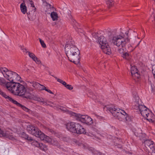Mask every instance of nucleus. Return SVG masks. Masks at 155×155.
<instances>
[{"label":"nucleus","instance_id":"nucleus-7","mask_svg":"<svg viewBox=\"0 0 155 155\" xmlns=\"http://www.w3.org/2000/svg\"><path fill=\"white\" fill-rule=\"evenodd\" d=\"M133 95L134 104L135 108L136 110H139L141 114L144 110H146L147 108L142 104V101L136 93H134Z\"/></svg>","mask_w":155,"mask_h":155},{"label":"nucleus","instance_id":"nucleus-6","mask_svg":"<svg viewBox=\"0 0 155 155\" xmlns=\"http://www.w3.org/2000/svg\"><path fill=\"white\" fill-rule=\"evenodd\" d=\"M107 108L112 114V115L120 120H124L125 115L127 113L123 110H120L119 111H117V110L113 106H108Z\"/></svg>","mask_w":155,"mask_h":155},{"label":"nucleus","instance_id":"nucleus-10","mask_svg":"<svg viewBox=\"0 0 155 155\" xmlns=\"http://www.w3.org/2000/svg\"><path fill=\"white\" fill-rule=\"evenodd\" d=\"M141 114L143 117L147 118L149 122H153L154 121V115L147 108Z\"/></svg>","mask_w":155,"mask_h":155},{"label":"nucleus","instance_id":"nucleus-8","mask_svg":"<svg viewBox=\"0 0 155 155\" xmlns=\"http://www.w3.org/2000/svg\"><path fill=\"white\" fill-rule=\"evenodd\" d=\"M145 150L149 155H155V145L153 141L147 140L144 142Z\"/></svg>","mask_w":155,"mask_h":155},{"label":"nucleus","instance_id":"nucleus-29","mask_svg":"<svg viewBox=\"0 0 155 155\" xmlns=\"http://www.w3.org/2000/svg\"><path fill=\"white\" fill-rule=\"evenodd\" d=\"M106 2L108 8L112 7L114 4L113 0H106Z\"/></svg>","mask_w":155,"mask_h":155},{"label":"nucleus","instance_id":"nucleus-1","mask_svg":"<svg viewBox=\"0 0 155 155\" xmlns=\"http://www.w3.org/2000/svg\"><path fill=\"white\" fill-rule=\"evenodd\" d=\"M109 42L113 43L117 46L118 48L117 51L122 54V57L125 59L130 61L131 58V56L126 52V45L129 43L130 39L129 38L128 33H120L119 34L115 35L113 36L112 39H108Z\"/></svg>","mask_w":155,"mask_h":155},{"label":"nucleus","instance_id":"nucleus-25","mask_svg":"<svg viewBox=\"0 0 155 155\" xmlns=\"http://www.w3.org/2000/svg\"><path fill=\"white\" fill-rule=\"evenodd\" d=\"M50 13L51 17L53 21L58 20V14L56 12H54V11H53Z\"/></svg>","mask_w":155,"mask_h":155},{"label":"nucleus","instance_id":"nucleus-9","mask_svg":"<svg viewBox=\"0 0 155 155\" xmlns=\"http://www.w3.org/2000/svg\"><path fill=\"white\" fill-rule=\"evenodd\" d=\"M20 9L21 12L23 14H27L28 17L29 19L31 21H33L35 19V16L31 14L30 12H27V8L24 3L21 4L20 6Z\"/></svg>","mask_w":155,"mask_h":155},{"label":"nucleus","instance_id":"nucleus-15","mask_svg":"<svg viewBox=\"0 0 155 155\" xmlns=\"http://www.w3.org/2000/svg\"><path fill=\"white\" fill-rule=\"evenodd\" d=\"M0 137H5L12 140H14L15 139V138L12 133H9L8 131H3L1 130L0 129Z\"/></svg>","mask_w":155,"mask_h":155},{"label":"nucleus","instance_id":"nucleus-22","mask_svg":"<svg viewBox=\"0 0 155 155\" xmlns=\"http://www.w3.org/2000/svg\"><path fill=\"white\" fill-rule=\"evenodd\" d=\"M11 102L21 107L23 110L26 112H28L29 110L26 107L18 103L16 101L14 100V99H12Z\"/></svg>","mask_w":155,"mask_h":155},{"label":"nucleus","instance_id":"nucleus-28","mask_svg":"<svg viewBox=\"0 0 155 155\" xmlns=\"http://www.w3.org/2000/svg\"><path fill=\"white\" fill-rule=\"evenodd\" d=\"M34 127V126L28 125L27 126L26 130L29 133L31 134Z\"/></svg>","mask_w":155,"mask_h":155},{"label":"nucleus","instance_id":"nucleus-13","mask_svg":"<svg viewBox=\"0 0 155 155\" xmlns=\"http://www.w3.org/2000/svg\"><path fill=\"white\" fill-rule=\"evenodd\" d=\"M44 10L46 14H49L53 11L54 8L53 6L46 2L44 3Z\"/></svg>","mask_w":155,"mask_h":155},{"label":"nucleus","instance_id":"nucleus-26","mask_svg":"<svg viewBox=\"0 0 155 155\" xmlns=\"http://www.w3.org/2000/svg\"><path fill=\"white\" fill-rule=\"evenodd\" d=\"M27 3L28 5L29 6H30L32 8V10L35 12L36 10V8L35 7L34 3L32 0H26Z\"/></svg>","mask_w":155,"mask_h":155},{"label":"nucleus","instance_id":"nucleus-40","mask_svg":"<svg viewBox=\"0 0 155 155\" xmlns=\"http://www.w3.org/2000/svg\"><path fill=\"white\" fill-rule=\"evenodd\" d=\"M135 135L136 136H138V137H140L141 135L142 134L141 133H138L137 132H136L135 133Z\"/></svg>","mask_w":155,"mask_h":155},{"label":"nucleus","instance_id":"nucleus-43","mask_svg":"<svg viewBox=\"0 0 155 155\" xmlns=\"http://www.w3.org/2000/svg\"><path fill=\"white\" fill-rule=\"evenodd\" d=\"M0 33H1V35L3 36L6 35L5 33L3 31H1L0 32Z\"/></svg>","mask_w":155,"mask_h":155},{"label":"nucleus","instance_id":"nucleus-44","mask_svg":"<svg viewBox=\"0 0 155 155\" xmlns=\"http://www.w3.org/2000/svg\"><path fill=\"white\" fill-rule=\"evenodd\" d=\"M140 41L138 43L137 45H138L140 44Z\"/></svg>","mask_w":155,"mask_h":155},{"label":"nucleus","instance_id":"nucleus-39","mask_svg":"<svg viewBox=\"0 0 155 155\" xmlns=\"http://www.w3.org/2000/svg\"><path fill=\"white\" fill-rule=\"evenodd\" d=\"M127 121H130V119L129 116H128L127 114L126 115H125V118L124 119V120Z\"/></svg>","mask_w":155,"mask_h":155},{"label":"nucleus","instance_id":"nucleus-35","mask_svg":"<svg viewBox=\"0 0 155 155\" xmlns=\"http://www.w3.org/2000/svg\"><path fill=\"white\" fill-rule=\"evenodd\" d=\"M52 142L53 143L50 144L54 145H58V141L55 138H52Z\"/></svg>","mask_w":155,"mask_h":155},{"label":"nucleus","instance_id":"nucleus-36","mask_svg":"<svg viewBox=\"0 0 155 155\" xmlns=\"http://www.w3.org/2000/svg\"><path fill=\"white\" fill-rule=\"evenodd\" d=\"M39 41L40 42V43H41V45L44 48H45L46 47V46L44 43V42L42 40L41 38H39Z\"/></svg>","mask_w":155,"mask_h":155},{"label":"nucleus","instance_id":"nucleus-12","mask_svg":"<svg viewBox=\"0 0 155 155\" xmlns=\"http://www.w3.org/2000/svg\"><path fill=\"white\" fill-rule=\"evenodd\" d=\"M74 133L79 134H86V132L84 127L80 124L78 123L76 124L75 130Z\"/></svg>","mask_w":155,"mask_h":155},{"label":"nucleus","instance_id":"nucleus-24","mask_svg":"<svg viewBox=\"0 0 155 155\" xmlns=\"http://www.w3.org/2000/svg\"><path fill=\"white\" fill-rule=\"evenodd\" d=\"M27 82L28 83L30 84V86H32L35 88H38L40 85V84L39 83L33 81H29Z\"/></svg>","mask_w":155,"mask_h":155},{"label":"nucleus","instance_id":"nucleus-2","mask_svg":"<svg viewBox=\"0 0 155 155\" xmlns=\"http://www.w3.org/2000/svg\"><path fill=\"white\" fill-rule=\"evenodd\" d=\"M65 50L70 61L76 64L79 63L80 51L75 45L74 41H70L67 42L65 46Z\"/></svg>","mask_w":155,"mask_h":155},{"label":"nucleus","instance_id":"nucleus-31","mask_svg":"<svg viewBox=\"0 0 155 155\" xmlns=\"http://www.w3.org/2000/svg\"><path fill=\"white\" fill-rule=\"evenodd\" d=\"M87 135L88 136L91 137L92 138L94 139L97 140V139H98V137H97L96 135L93 134V133L90 132L89 133L87 134Z\"/></svg>","mask_w":155,"mask_h":155},{"label":"nucleus","instance_id":"nucleus-5","mask_svg":"<svg viewBox=\"0 0 155 155\" xmlns=\"http://www.w3.org/2000/svg\"><path fill=\"white\" fill-rule=\"evenodd\" d=\"M72 116H74L75 119L82 123L88 125H91L93 123L92 119L87 115L77 114L73 112H69Z\"/></svg>","mask_w":155,"mask_h":155},{"label":"nucleus","instance_id":"nucleus-34","mask_svg":"<svg viewBox=\"0 0 155 155\" xmlns=\"http://www.w3.org/2000/svg\"><path fill=\"white\" fill-rule=\"evenodd\" d=\"M65 84V85H64L68 89L71 90L73 89V87L71 85L67 84L66 82Z\"/></svg>","mask_w":155,"mask_h":155},{"label":"nucleus","instance_id":"nucleus-33","mask_svg":"<svg viewBox=\"0 0 155 155\" xmlns=\"http://www.w3.org/2000/svg\"><path fill=\"white\" fill-rule=\"evenodd\" d=\"M55 78L57 79V81L60 83L62 84L63 85L66 84V82L64 81L61 79L59 78H58L56 77H54Z\"/></svg>","mask_w":155,"mask_h":155},{"label":"nucleus","instance_id":"nucleus-11","mask_svg":"<svg viewBox=\"0 0 155 155\" xmlns=\"http://www.w3.org/2000/svg\"><path fill=\"white\" fill-rule=\"evenodd\" d=\"M131 75L134 79H138L140 77V75L138 73V71L136 67L132 66L130 70Z\"/></svg>","mask_w":155,"mask_h":155},{"label":"nucleus","instance_id":"nucleus-4","mask_svg":"<svg viewBox=\"0 0 155 155\" xmlns=\"http://www.w3.org/2000/svg\"><path fill=\"white\" fill-rule=\"evenodd\" d=\"M7 86L8 90L13 94L26 98H29L28 96H25L28 93L27 87L22 84L17 82H9L8 83Z\"/></svg>","mask_w":155,"mask_h":155},{"label":"nucleus","instance_id":"nucleus-37","mask_svg":"<svg viewBox=\"0 0 155 155\" xmlns=\"http://www.w3.org/2000/svg\"><path fill=\"white\" fill-rule=\"evenodd\" d=\"M150 90L152 92H153L155 91V87L152 83L150 84Z\"/></svg>","mask_w":155,"mask_h":155},{"label":"nucleus","instance_id":"nucleus-23","mask_svg":"<svg viewBox=\"0 0 155 155\" xmlns=\"http://www.w3.org/2000/svg\"><path fill=\"white\" fill-rule=\"evenodd\" d=\"M11 102L21 107L23 110L26 112H28L29 110L26 107L18 103L16 101L14 100V99H12Z\"/></svg>","mask_w":155,"mask_h":155},{"label":"nucleus","instance_id":"nucleus-27","mask_svg":"<svg viewBox=\"0 0 155 155\" xmlns=\"http://www.w3.org/2000/svg\"><path fill=\"white\" fill-rule=\"evenodd\" d=\"M0 94L2 95L8 101L11 102L13 99L12 98L7 95L5 93L2 91L0 89Z\"/></svg>","mask_w":155,"mask_h":155},{"label":"nucleus","instance_id":"nucleus-3","mask_svg":"<svg viewBox=\"0 0 155 155\" xmlns=\"http://www.w3.org/2000/svg\"><path fill=\"white\" fill-rule=\"evenodd\" d=\"M0 72L2 73L4 77L10 82H7L3 78L0 77V85L5 86L7 89V84L9 82L15 83L16 81L21 82L22 80L21 77L16 73L9 71L5 67H0Z\"/></svg>","mask_w":155,"mask_h":155},{"label":"nucleus","instance_id":"nucleus-20","mask_svg":"<svg viewBox=\"0 0 155 155\" xmlns=\"http://www.w3.org/2000/svg\"><path fill=\"white\" fill-rule=\"evenodd\" d=\"M52 137H50L45 135L43 133L41 135L40 138L41 140L46 141V142L49 143H53L52 142Z\"/></svg>","mask_w":155,"mask_h":155},{"label":"nucleus","instance_id":"nucleus-41","mask_svg":"<svg viewBox=\"0 0 155 155\" xmlns=\"http://www.w3.org/2000/svg\"><path fill=\"white\" fill-rule=\"evenodd\" d=\"M45 90L51 94H53V93L50 90H49V89L46 88L45 89Z\"/></svg>","mask_w":155,"mask_h":155},{"label":"nucleus","instance_id":"nucleus-38","mask_svg":"<svg viewBox=\"0 0 155 155\" xmlns=\"http://www.w3.org/2000/svg\"><path fill=\"white\" fill-rule=\"evenodd\" d=\"M32 143L33 145L38 147H39L40 144H41V143H39L38 142L36 141H34L32 142Z\"/></svg>","mask_w":155,"mask_h":155},{"label":"nucleus","instance_id":"nucleus-16","mask_svg":"<svg viewBox=\"0 0 155 155\" xmlns=\"http://www.w3.org/2000/svg\"><path fill=\"white\" fill-rule=\"evenodd\" d=\"M98 42L100 45L101 47L108 44L106 38L103 35L101 36L98 38Z\"/></svg>","mask_w":155,"mask_h":155},{"label":"nucleus","instance_id":"nucleus-18","mask_svg":"<svg viewBox=\"0 0 155 155\" xmlns=\"http://www.w3.org/2000/svg\"><path fill=\"white\" fill-rule=\"evenodd\" d=\"M101 48L105 54H110L111 53V49L108 44L102 46Z\"/></svg>","mask_w":155,"mask_h":155},{"label":"nucleus","instance_id":"nucleus-17","mask_svg":"<svg viewBox=\"0 0 155 155\" xmlns=\"http://www.w3.org/2000/svg\"><path fill=\"white\" fill-rule=\"evenodd\" d=\"M43 134L41 130L37 127L35 126L33 129V131H32L31 134L37 137L40 138L41 136Z\"/></svg>","mask_w":155,"mask_h":155},{"label":"nucleus","instance_id":"nucleus-30","mask_svg":"<svg viewBox=\"0 0 155 155\" xmlns=\"http://www.w3.org/2000/svg\"><path fill=\"white\" fill-rule=\"evenodd\" d=\"M39 147H40L41 149L44 151H46L48 149L47 146L42 143L40 144V146Z\"/></svg>","mask_w":155,"mask_h":155},{"label":"nucleus","instance_id":"nucleus-19","mask_svg":"<svg viewBox=\"0 0 155 155\" xmlns=\"http://www.w3.org/2000/svg\"><path fill=\"white\" fill-rule=\"evenodd\" d=\"M34 99L35 100L41 103H42L43 104H44L46 105H48L49 104L48 103H52L51 102L48 101L47 100H45L43 98L39 97H35Z\"/></svg>","mask_w":155,"mask_h":155},{"label":"nucleus","instance_id":"nucleus-32","mask_svg":"<svg viewBox=\"0 0 155 155\" xmlns=\"http://www.w3.org/2000/svg\"><path fill=\"white\" fill-rule=\"evenodd\" d=\"M58 109H60L61 110L63 111V112H67L69 114H70L71 115V116H72L71 114H70V113L69 112H72L71 111H68L66 109V108L62 107H59Z\"/></svg>","mask_w":155,"mask_h":155},{"label":"nucleus","instance_id":"nucleus-21","mask_svg":"<svg viewBox=\"0 0 155 155\" xmlns=\"http://www.w3.org/2000/svg\"><path fill=\"white\" fill-rule=\"evenodd\" d=\"M28 55L30 57L32 58L37 64H39L40 63V61L36 57L35 55L32 53L28 51Z\"/></svg>","mask_w":155,"mask_h":155},{"label":"nucleus","instance_id":"nucleus-42","mask_svg":"<svg viewBox=\"0 0 155 155\" xmlns=\"http://www.w3.org/2000/svg\"><path fill=\"white\" fill-rule=\"evenodd\" d=\"M40 86H41V90H45V89H46V87L43 85H41L40 84Z\"/></svg>","mask_w":155,"mask_h":155},{"label":"nucleus","instance_id":"nucleus-14","mask_svg":"<svg viewBox=\"0 0 155 155\" xmlns=\"http://www.w3.org/2000/svg\"><path fill=\"white\" fill-rule=\"evenodd\" d=\"M76 124L74 122H69L66 124V128L71 132L74 133L75 130Z\"/></svg>","mask_w":155,"mask_h":155}]
</instances>
